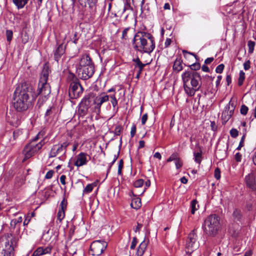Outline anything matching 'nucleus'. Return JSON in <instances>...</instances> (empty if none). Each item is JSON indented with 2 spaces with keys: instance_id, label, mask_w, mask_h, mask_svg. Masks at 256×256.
<instances>
[{
  "instance_id": "obj_1",
  "label": "nucleus",
  "mask_w": 256,
  "mask_h": 256,
  "mask_svg": "<svg viewBox=\"0 0 256 256\" xmlns=\"http://www.w3.org/2000/svg\"><path fill=\"white\" fill-rule=\"evenodd\" d=\"M49 68L45 64L42 72L38 90L36 92L32 85L26 82L20 84L15 90L12 100V105L14 108L18 112H22L26 110L32 105L30 96L32 100H35L38 95H40L38 103L42 99V102L46 101V96L50 93V88L47 82Z\"/></svg>"
},
{
  "instance_id": "obj_2",
  "label": "nucleus",
  "mask_w": 256,
  "mask_h": 256,
  "mask_svg": "<svg viewBox=\"0 0 256 256\" xmlns=\"http://www.w3.org/2000/svg\"><path fill=\"white\" fill-rule=\"evenodd\" d=\"M132 45L134 49L141 53H151L155 48L154 37L145 32H138L134 36Z\"/></svg>"
},
{
  "instance_id": "obj_3",
  "label": "nucleus",
  "mask_w": 256,
  "mask_h": 256,
  "mask_svg": "<svg viewBox=\"0 0 256 256\" xmlns=\"http://www.w3.org/2000/svg\"><path fill=\"white\" fill-rule=\"evenodd\" d=\"M185 93L188 96H192L201 87V76L198 72L188 70L182 75Z\"/></svg>"
},
{
  "instance_id": "obj_4",
  "label": "nucleus",
  "mask_w": 256,
  "mask_h": 256,
  "mask_svg": "<svg viewBox=\"0 0 256 256\" xmlns=\"http://www.w3.org/2000/svg\"><path fill=\"white\" fill-rule=\"evenodd\" d=\"M18 239L10 233L0 236V256H14Z\"/></svg>"
},
{
  "instance_id": "obj_5",
  "label": "nucleus",
  "mask_w": 256,
  "mask_h": 256,
  "mask_svg": "<svg viewBox=\"0 0 256 256\" xmlns=\"http://www.w3.org/2000/svg\"><path fill=\"white\" fill-rule=\"evenodd\" d=\"M220 218L216 214L208 216L204 220L202 228L204 234L208 236H215L220 230Z\"/></svg>"
},
{
  "instance_id": "obj_6",
  "label": "nucleus",
  "mask_w": 256,
  "mask_h": 256,
  "mask_svg": "<svg viewBox=\"0 0 256 256\" xmlns=\"http://www.w3.org/2000/svg\"><path fill=\"white\" fill-rule=\"evenodd\" d=\"M71 144V140L67 139L66 140L54 145L48 154L49 158H54L60 156L59 158L64 160L66 158V154L67 151V148Z\"/></svg>"
},
{
  "instance_id": "obj_7",
  "label": "nucleus",
  "mask_w": 256,
  "mask_h": 256,
  "mask_svg": "<svg viewBox=\"0 0 256 256\" xmlns=\"http://www.w3.org/2000/svg\"><path fill=\"white\" fill-rule=\"evenodd\" d=\"M38 134L36 136L33 140L24 146L22 151V153L24 156V160L31 158L38 153L44 144V140H41L38 143L36 142V140L38 139Z\"/></svg>"
},
{
  "instance_id": "obj_8",
  "label": "nucleus",
  "mask_w": 256,
  "mask_h": 256,
  "mask_svg": "<svg viewBox=\"0 0 256 256\" xmlns=\"http://www.w3.org/2000/svg\"><path fill=\"white\" fill-rule=\"evenodd\" d=\"M72 78L69 88V96L71 98H77L82 94L84 89L79 82V80L73 74L69 76Z\"/></svg>"
},
{
  "instance_id": "obj_9",
  "label": "nucleus",
  "mask_w": 256,
  "mask_h": 256,
  "mask_svg": "<svg viewBox=\"0 0 256 256\" xmlns=\"http://www.w3.org/2000/svg\"><path fill=\"white\" fill-rule=\"evenodd\" d=\"M107 243L104 240L94 241L90 246L93 256H100L107 247Z\"/></svg>"
},
{
  "instance_id": "obj_10",
  "label": "nucleus",
  "mask_w": 256,
  "mask_h": 256,
  "mask_svg": "<svg viewBox=\"0 0 256 256\" xmlns=\"http://www.w3.org/2000/svg\"><path fill=\"white\" fill-rule=\"evenodd\" d=\"M196 237L197 236L194 230L192 231L189 234L186 243V248L188 252H192L198 248V244L196 242Z\"/></svg>"
},
{
  "instance_id": "obj_11",
  "label": "nucleus",
  "mask_w": 256,
  "mask_h": 256,
  "mask_svg": "<svg viewBox=\"0 0 256 256\" xmlns=\"http://www.w3.org/2000/svg\"><path fill=\"white\" fill-rule=\"evenodd\" d=\"M76 72L79 77L84 80H86L92 78L94 72V65L77 70Z\"/></svg>"
},
{
  "instance_id": "obj_12",
  "label": "nucleus",
  "mask_w": 256,
  "mask_h": 256,
  "mask_svg": "<svg viewBox=\"0 0 256 256\" xmlns=\"http://www.w3.org/2000/svg\"><path fill=\"white\" fill-rule=\"evenodd\" d=\"M234 104L230 101L228 104L225 106L224 110L222 114V124H225L230 118L234 114Z\"/></svg>"
},
{
  "instance_id": "obj_13",
  "label": "nucleus",
  "mask_w": 256,
  "mask_h": 256,
  "mask_svg": "<svg viewBox=\"0 0 256 256\" xmlns=\"http://www.w3.org/2000/svg\"><path fill=\"white\" fill-rule=\"evenodd\" d=\"M92 65H94V64L90 57L88 54H84L78 60L76 64V69L80 70Z\"/></svg>"
},
{
  "instance_id": "obj_14",
  "label": "nucleus",
  "mask_w": 256,
  "mask_h": 256,
  "mask_svg": "<svg viewBox=\"0 0 256 256\" xmlns=\"http://www.w3.org/2000/svg\"><path fill=\"white\" fill-rule=\"evenodd\" d=\"M109 100V96L106 92H102L96 96L94 100V107L96 109L100 110L102 105Z\"/></svg>"
},
{
  "instance_id": "obj_15",
  "label": "nucleus",
  "mask_w": 256,
  "mask_h": 256,
  "mask_svg": "<svg viewBox=\"0 0 256 256\" xmlns=\"http://www.w3.org/2000/svg\"><path fill=\"white\" fill-rule=\"evenodd\" d=\"M88 154L82 152L80 153L76 157V160L74 162V166L80 167L86 165L88 162Z\"/></svg>"
},
{
  "instance_id": "obj_16",
  "label": "nucleus",
  "mask_w": 256,
  "mask_h": 256,
  "mask_svg": "<svg viewBox=\"0 0 256 256\" xmlns=\"http://www.w3.org/2000/svg\"><path fill=\"white\" fill-rule=\"evenodd\" d=\"M67 202L65 198H64L61 202L60 205V208L58 210L57 214V220L60 222L65 216L64 210L66 208Z\"/></svg>"
},
{
  "instance_id": "obj_17",
  "label": "nucleus",
  "mask_w": 256,
  "mask_h": 256,
  "mask_svg": "<svg viewBox=\"0 0 256 256\" xmlns=\"http://www.w3.org/2000/svg\"><path fill=\"white\" fill-rule=\"evenodd\" d=\"M245 182L246 186L248 188L252 190H256V182L254 174L250 173L246 176L245 177Z\"/></svg>"
},
{
  "instance_id": "obj_18",
  "label": "nucleus",
  "mask_w": 256,
  "mask_h": 256,
  "mask_svg": "<svg viewBox=\"0 0 256 256\" xmlns=\"http://www.w3.org/2000/svg\"><path fill=\"white\" fill-rule=\"evenodd\" d=\"M52 250V247L51 246H48L46 248L39 247L34 252L32 256H40L50 254Z\"/></svg>"
},
{
  "instance_id": "obj_19",
  "label": "nucleus",
  "mask_w": 256,
  "mask_h": 256,
  "mask_svg": "<svg viewBox=\"0 0 256 256\" xmlns=\"http://www.w3.org/2000/svg\"><path fill=\"white\" fill-rule=\"evenodd\" d=\"M66 46L62 44H60L54 52V58L58 62L65 52Z\"/></svg>"
},
{
  "instance_id": "obj_20",
  "label": "nucleus",
  "mask_w": 256,
  "mask_h": 256,
  "mask_svg": "<svg viewBox=\"0 0 256 256\" xmlns=\"http://www.w3.org/2000/svg\"><path fill=\"white\" fill-rule=\"evenodd\" d=\"M25 179L22 176H17L15 178L14 182V188L15 190L19 189L24 184Z\"/></svg>"
},
{
  "instance_id": "obj_21",
  "label": "nucleus",
  "mask_w": 256,
  "mask_h": 256,
  "mask_svg": "<svg viewBox=\"0 0 256 256\" xmlns=\"http://www.w3.org/2000/svg\"><path fill=\"white\" fill-rule=\"evenodd\" d=\"M228 142L226 143V148L223 150L217 149L216 151V154L220 159L222 160L226 157V150L228 149Z\"/></svg>"
},
{
  "instance_id": "obj_22",
  "label": "nucleus",
  "mask_w": 256,
  "mask_h": 256,
  "mask_svg": "<svg viewBox=\"0 0 256 256\" xmlns=\"http://www.w3.org/2000/svg\"><path fill=\"white\" fill-rule=\"evenodd\" d=\"M130 206L134 209L138 210L142 206L141 200L138 198H133L132 200Z\"/></svg>"
},
{
  "instance_id": "obj_23",
  "label": "nucleus",
  "mask_w": 256,
  "mask_h": 256,
  "mask_svg": "<svg viewBox=\"0 0 256 256\" xmlns=\"http://www.w3.org/2000/svg\"><path fill=\"white\" fill-rule=\"evenodd\" d=\"M109 98H110V102L113 107V110H116V112L118 111V108L117 106L118 100L116 97V93L109 96Z\"/></svg>"
},
{
  "instance_id": "obj_24",
  "label": "nucleus",
  "mask_w": 256,
  "mask_h": 256,
  "mask_svg": "<svg viewBox=\"0 0 256 256\" xmlns=\"http://www.w3.org/2000/svg\"><path fill=\"white\" fill-rule=\"evenodd\" d=\"M146 248V244L143 241L140 244L137 250V256H142Z\"/></svg>"
},
{
  "instance_id": "obj_25",
  "label": "nucleus",
  "mask_w": 256,
  "mask_h": 256,
  "mask_svg": "<svg viewBox=\"0 0 256 256\" xmlns=\"http://www.w3.org/2000/svg\"><path fill=\"white\" fill-rule=\"evenodd\" d=\"M90 104V98L89 96H86L84 98L80 104H79L80 106H84V108L88 110Z\"/></svg>"
},
{
  "instance_id": "obj_26",
  "label": "nucleus",
  "mask_w": 256,
  "mask_h": 256,
  "mask_svg": "<svg viewBox=\"0 0 256 256\" xmlns=\"http://www.w3.org/2000/svg\"><path fill=\"white\" fill-rule=\"evenodd\" d=\"M28 0H12L13 2L18 9L23 8L28 3Z\"/></svg>"
},
{
  "instance_id": "obj_27",
  "label": "nucleus",
  "mask_w": 256,
  "mask_h": 256,
  "mask_svg": "<svg viewBox=\"0 0 256 256\" xmlns=\"http://www.w3.org/2000/svg\"><path fill=\"white\" fill-rule=\"evenodd\" d=\"M173 69L177 72H180L182 69V61L180 59L176 60L174 64Z\"/></svg>"
},
{
  "instance_id": "obj_28",
  "label": "nucleus",
  "mask_w": 256,
  "mask_h": 256,
  "mask_svg": "<svg viewBox=\"0 0 256 256\" xmlns=\"http://www.w3.org/2000/svg\"><path fill=\"white\" fill-rule=\"evenodd\" d=\"M133 62H134V68H144L146 64H142L138 58L133 59Z\"/></svg>"
},
{
  "instance_id": "obj_29",
  "label": "nucleus",
  "mask_w": 256,
  "mask_h": 256,
  "mask_svg": "<svg viewBox=\"0 0 256 256\" xmlns=\"http://www.w3.org/2000/svg\"><path fill=\"white\" fill-rule=\"evenodd\" d=\"M198 207L197 200H192L190 204L191 214H194L195 212L198 210Z\"/></svg>"
},
{
  "instance_id": "obj_30",
  "label": "nucleus",
  "mask_w": 256,
  "mask_h": 256,
  "mask_svg": "<svg viewBox=\"0 0 256 256\" xmlns=\"http://www.w3.org/2000/svg\"><path fill=\"white\" fill-rule=\"evenodd\" d=\"M244 79L245 73L242 70H240L239 74V78L238 79V86H241L242 85Z\"/></svg>"
},
{
  "instance_id": "obj_31",
  "label": "nucleus",
  "mask_w": 256,
  "mask_h": 256,
  "mask_svg": "<svg viewBox=\"0 0 256 256\" xmlns=\"http://www.w3.org/2000/svg\"><path fill=\"white\" fill-rule=\"evenodd\" d=\"M93 184H88L83 190V194L90 193L94 187Z\"/></svg>"
},
{
  "instance_id": "obj_32",
  "label": "nucleus",
  "mask_w": 256,
  "mask_h": 256,
  "mask_svg": "<svg viewBox=\"0 0 256 256\" xmlns=\"http://www.w3.org/2000/svg\"><path fill=\"white\" fill-rule=\"evenodd\" d=\"M131 0H124L123 12L128 10H132V8L130 6Z\"/></svg>"
},
{
  "instance_id": "obj_33",
  "label": "nucleus",
  "mask_w": 256,
  "mask_h": 256,
  "mask_svg": "<svg viewBox=\"0 0 256 256\" xmlns=\"http://www.w3.org/2000/svg\"><path fill=\"white\" fill-rule=\"evenodd\" d=\"M256 43L254 41L249 40L248 43V52L250 54H252L254 50V48L255 46Z\"/></svg>"
},
{
  "instance_id": "obj_34",
  "label": "nucleus",
  "mask_w": 256,
  "mask_h": 256,
  "mask_svg": "<svg viewBox=\"0 0 256 256\" xmlns=\"http://www.w3.org/2000/svg\"><path fill=\"white\" fill-rule=\"evenodd\" d=\"M22 220V216H20L17 218L13 219L11 220L10 226H15L18 224L21 223Z\"/></svg>"
},
{
  "instance_id": "obj_35",
  "label": "nucleus",
  "mask_w": 256,
  "mask_h": 256,
  "mask_svg": "<svg viewBox=\"0 0 256 256\" xmlns=\"http://www.w3.org/2000/svg\"><path fill=\"white\" fill-rule=\"evenodd\" d=\"M6 40L8 42H10L12 40L13 32L12 30H7L6 32Z\"/></svg>"
},
{
  "instance_id": "obj_36",
  "label": "nucleus",
  "mask_w": 256,
  "mask_h": 256,
  "mask_svg": "<svg viewBox=\"0 0 256 256\" xmlns=\"http://www.w3.org/2000/svg\"><path fill=\"white\" fill-rule=\"evenodd\" d=\"M194 161L198 164H200L202 160V154L200 152H194Z\"/></svg>"
},
{
  "instance_id": "obj_37",
  "label": "nucleus",
  "mask_w": 256,
  "mask_h": 256,
  "mask_svg": "<svg viewBox=\"0 0 256 256\" xmlns=\"http://www.w3.org/2000/svg\"><path fill=\"white\" fill-rule=\"evenodd\" d=\"M178 158V154L177 153H173L171 156L167 159V162H170L173 160L176 161Z\"/></svg>"
},
{
  "instance_id": "obj_38",
  "label": "nucleus",
  "mask_w": 256,
  "mask_h": 256,
  "mask_svg": "<svg viewBox=\"0 0 256 256\" xmlns=\"http://www.w3.org/2000/svg\"><path fill=\"white\" fill-rule=\"evenodd\" d=\"M88 110L79 104L78 112L81 116H85L88 112Z\"/></svg>"
},
{
  "instance_id": "obj_39",
  "label": "nucleus",
  "mask_w": 256,
  "mask_h": 256,
  "mask_svg": "<svg viewBox=\"0 0 256 256\" xmlns=\"http://www.w3.org/2000/svg\"><path fill=\"white\" fill-rule=\"evenodd\" d=\"M248 110V107L244 104H242L241 106V108L240 109V114L242 115L245 116L247 114Z\"/></svg>"
},
{
  "instance_id": "obj_40",
  "label": "nucleus",
  "mask_w": 256,
  "mask_h": 256,
  "mask_svg": "<svg viewBox=\"0 0 256 256\" xmlns=\"http://www.w3.org/2000/svg\"><path fill=\"white\" fill-rule=\"evenodd\" d=\"M144 182L143 180L139 179V180H136L134 182V185L136 188H140L143 186Z\"/></svg>"
},
{
  "instance_id": "obj_41",
  "label": "nucleus",
  "mask_w": 256,
  "mask_h": 256,
  "mask_svg": "<svg viewBox=\"0 0 256 256\" xmlns=\"http://www.w3.org/2000/svg\"><path fill=\"white\" fill-rule=\"evenodd\" d=\"M246 133L243 134V136L242 137L241 140H240V142L239 143V145L238 146V148H236L237 150H240V148L244 146V139H245V138H246Z\"/></svg>"
},
{
  "instance_id": "obj_42",
  "label": "nucleus",
  "mask_w": 256,
  "mask_h": 256,
  "mask_svg": "<svg viewBox=\"0 0 256 256\" xmlns=\"http://www.w3.org/2000/svg\"><path fill=\"white\" fill-rule=\"evenodd\" d=\"M232 215L235 218L239 220L241 216L240 211L236 209L234 211Z\"/></svg>"
},
{
  "instance_id": "obj_43",
  "label": "nucleus",
  "mask_w": 256,
  "mask_h": 256,
  "mask_svg": "<svg viewBox=\"0 0 256 256\" xmlns=\"http://www.w3.org/2000/svg\"><path fill=\"white\" fill-rule=\"evenodd\" d=\"M130 28H126L124 29L122 32V39L126 40L128 38V32Z\"/></svg>"
},
{
  "instance_id": "obj_44",
  "label": "nucleus",
  "mask_w": 256,
  "mask_h": 256,
  "mask_svg": "<svg viewBox=\"0 0 256 256\" xmlns=\"http://www.w3.org/2000/svg\"><path fill=\"white\" fill-rule=\"evenodd\" d=\"M224 66V64H220L216 66V72L218 74H221L222 72Z\"/></svg>"
},
{
  "instance_id": "obj_45",
  "label": "nucleus",
  "mask_w": 256,
  "mask_h": 256,
  "mask_svg": "<svg viewBox=\"0 0 256 256\" xmlns=\"http://www.w3.org/2000/svg\"><path fill=\"white\" fill-rule=\"evenodd\" d=\"M191 68L190 70L195 71L200 68V66L199 63H194L190 66Z\"/></svg>"
},
{
  "instance_id": "obj_46",
  "label": "nucleus",
  "mask_w": 256,
  "mask_h": 256,
  "mask_svg": "<svg viewBox=\"0 0 256 256\" xmlns=\"http://www.w3.org/2000/svg\"><path fill=\"white\" fill-rule=\"evenodd\" d=\"M230 134L232 137L236 138L238 135V131L236 128H232L230 130Z\"/></svg>"
},
{
  "instance_id": "obj_47",
  "label": "nucleus",
  "mask_w": 256,
  "mask_h": 256,
  "mask_svg": "<svg viewBox=\"0 0 256 256\" xmlns=\"http://www.w3.org/2000/svg\"><path fill=\"white\" fill-rule=\"evenodd\" d=\"M182 162L180 158H178L176 161H175V165L176 169L180 168L182 166Z\"/></svg>"
},
{
  "instance_id": "obj_48",
  "label": "nucleus",
  "mask_w": 256,
  "mask_h": 256,
  "mask_svg": "<svg viewBox=\"0 0 256 256\" xmlns=\"http://www.w3.org/2000/svg\"><path fill=\"white\" fill-rule=\"evenodd\" d=\"M98 0H86V2L90 8H92L97 2Z\"/></svg>"
},
{
  "instance_id": "obj_49",
  "label": "nucleus",
  "mask_w": 256,
  "mask_h": 256,
  "mask_svg": "<svg viewBox=\"0 0 256 256\" xmlns=\"http://www.w3.org/2000/svg\"><path fill=\"white\" fill-rule=\"evenodd\" d=\"M123 164H124L123 160H120L119 162L118 166V174H120L122 173V170L123 168Z\"/></svg>"
},
{
  "instance_id": "obj_50",
  "label": "nucleus",
  "mask_w": 256,
  "mask_h": 256,
  "mask_svg": "<svg viewBox=\"0 0 256 256\" xmlns=\"http://www.w3.org/2000/svg\"><path fill=\"white\" fill-rule=\"evenodd\" d=\"M54 174V171L52 170H50L48 171L46 176H45V178L46 179H50L52 177V176Z\"/></svg>"
},
{
  "instance_id": "obj_51",
  "label": "nucleus",
  "mask_w": 256,
  "mask_h": 256,
  "mask_svg": "<svg viewBox=\"0 0 256 256\" xmlns=\"http://www.w3.org/2000/svg\"><path fill=\"white\" fill-rule=\"evenodd\" d=\"M214 177L216 180L220 178V172L218 168H216L214 170Z\"/></svg>"
},
{
  "instance_id": "obj_52",
  "label": "nucleus",
  "mask_w": 256,
  "mask_h": 256,
  "mask_svg": "<svg viewBox=\"0 0 256 256\" xmlns=\"http://www.w3.org/2000/svg\"><path fill=\"white\" fill-rule=\"evenodd\" d=\"M136 126L135 124H133L130 130V136L132 138H133L136 132Z\"/></svg>"
},
{
  "instance_id": "obj_53",
  "label": "nucleus",
  "mask_w": 256,
  "mask_h": 256,
  "mask_svg": "<svg viewBox=\"0 0 256 256\" xmlns=\"http://www.w3.org/2000/svg\"><path fill=\"white\" fill-rule=\"evenodd\" d=\"M53 114H54V112L52 110V108H50L48 109L46 111V114H45V117L46 118L48 116H50Z\"/></svg>"
},
{
  "instance_id": "obj_54",
  "label": "nucleus",
  "mask_w": 256,
  "mask_h": 256,
  "mask_svg": "<svg viewBox=\"0 0 256 256\" xmlns=\"http://www.w3.org/2000/svg\"><path fill=\"white\" fill-rule=\"evenodd\" d=\"M78 38L79 36H78V33L76 32H75L73 37L72 38V42L74 44H76L78 43Z\"/></svg>"
},
{
  "instance_id": "obj_55",
  "label": "nucleus",
  "mask_w": 256,
  "mask_h": 256,
  "mask_svg": "<svg viewBox=\"0 0 256 256\" xmlns=\"http://www.w3.org/2000/svg\"><path fill=\"white\" fill-rule=\"evenodd\" d=\"M234 158L237 162H241L242 155L240 152H237L234 156Z\"/></svg>"
},
{
  "instance_id": "obj_56",
  "label": "nucleus",
  "mask_w": 256,
  "mask_h": 256,
  "mask_svg": "<svg viewBox=\"0 0 256 256\" xmlns=\"http://www.w3.org/2000/svg\"><path fill=\"white\" fill-rule=\"evenodd\" d=\"M22 134V130H16L13 132V135L14 138L16 139L18 138V136Z\"/></svg>"
},
{
  "instance_id": "obj_57",
  "label": "nucleus",
  "mask_w": 256,
  "mask_h": 256,
  "mask_svg": "<svg viewBox=\"0 0 256 256\" xmlns=\"http://www.w3.org/2000/svg\"><path fill=\"white\" fill-rule=\"evenodd\" d=\"M147 120H148V114H145L142 117V119H141L142 124V125L145 124Z\"/></svg>"
},
{
  "instance_id": "obj_58",
  "label": "nucleus",
  "mask_w": 256,
  "mask_h": 256,
  "mask_svg": "<svg viewBox=\"0 0 256 256\" xmlns=\"http://www.w3.org/2000/svg\"><path fill=\"white\" fill-rule=\"evenodd\" d=\"M244 69L246 70H247L250 69V62L249 60L246 61L244 64Z\"/></svg>"
},
{
  "instance_id": "obj_59",
  "label": "nucleus",
  "mask_w": 256,
  "mask_h": 256,
  "mask_svg": "<svg viewBox=\"0 0 256 256\" xmlns=\"http://www.w3.org/2000/svg\"><path fill=\"white\" fill-rule=\"evenodd\" d=\"M122 130V128L120 126H116L114 130L115 134L116 135L118 136L120 134Z\"/></svg>"
},
{
  "instance_id": "obj_60",
  "label": "nucleus",
  "mask_w": 256,
  "mask_h": 256,
  "mask_svg": "<svg viewBox=\"0 0 256 256\" xmlns=\"http://www.w3.org/2000/svg\"><path fill=\"white\" fill-rule=\"evenodd\" d=\"M66 176L64 175H62L60 176V180L62 184H63V185L66 184Z\"/></svg>"
},
{
  "instance_id": "obj_61",
  "label": "nucleus",
  "mask_w": 256,
  "mask_h": 256,
  "mask_svg": "<svg viewBox=\"0 0 256 256\" xmlns=\"http://www.w3.org/2000/svg\"><path fill=\"white\" fill-rule=\"evenodd\" d=\"M210 126L212 128V130L214 131H216L217 130V126L214 122H210Z\"/></svg>"
},
{
  "instance_id": "obj_62",
  "label": "nucleus",
  "mask_w": 256,
  "mask_h": 256,
  "mask_svg": "<svg viewBox=\"0 0 256 256\" xmlns=\"http://www.w3.org/2000/svg\"><path fill=\"white\" fill-rule=\"evenodd\" d=\"M136 238H134L132 240V241L131 245H130V248L134 249L136 246Z\"/></svg>"
},
{
  "instance_id": "obj_63",
  "label": "nucleus",
  "mask_w": 256,
  "mask_h": 256,
  "mask_svg": "<svg viewBox=\"0 0 256 256\" xmlns=\"http://www.w3.org/2000/svg\"><path fill=\"white\" fill-rule=\"evenodd\" d=\"M171 42H172L171 39L170 38H167L164 42L165 48L168 47L170 44Z\"/></svg>"
},
{
  "instance_id": "obj_64",
  "label": "nucleus",
  "mask_w": 256,
  "mask_h": 256,
  "mask_svg": "<svg viewBox=\"0 0 256 256\" xmlns=\"http://www.w3.org/2000/svg\"><path fill=\"white\" fill-rule=\"evenodd\" d=\"M142 224L138 223L137 226L134 228V231L136 232H140V228H142Z\"/></svg>"
}]
</instances>
